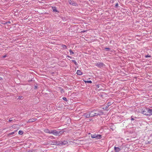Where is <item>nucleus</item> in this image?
Instances as JSON below:
<instances>
[{"mask_svg":"<svg viewBox=\"0 0 152 152\" xmlns=\"http://www.w3.org/2000/svg\"><path fill=\"white\" fill-rule=\"evenodd\" d=\"M91 111H90L88 112L84 113L82 115L84 116L86 118L91 117Z\"/></svg>","mask_w":152,"mask_h":152,"instance_id":"nucleus-1","label":"nucleus"},{"mask_svg":"<svg viewBox=\"0 0 152 152\" xmlns=\"http://www.w3.org/2000/svg\"><path fill=\"white\" fill-rule=\"evenodd\" d=\"M95 65L97 67L101 68L105 66L104 63L102 62H98L95 64Z\"/></svg>","mask_w":152,"mask_h":152,"instance_id":"nucleus-2","label":"nucleus"},{"mask_svg":"<svg viewBox=\"0 0 152 152\" xmlns=\"http://www.w3.org/2000/svg\"><path fill=\"white\" fill-rule=\"evenodd\" d=\"M49 143L52 145H60V143L59 142V141L55 140H53V141H51V142Z\"/></svg>","mask_w":152,"mask_h":152,"instance_id":"nucleus-3","label":"nucleus"},{"mask_svg":"<svg viewBox=\"0 0 152 152\" xmlns=\"http://www.w3.org/2000/svg\"><path fill=\"white\" fill-rule=\"evenodd\" d=\"M68 2L70 4L73 6H77L78 5L77 3L73 1H72L71 0H68Z\"/></svg>","mask_w":152,"mask_h":152,"instance_id":"nucleus-4","label":"nucleus"},{"mask_svg":"<svg viewBox=\"0 0 152 152\" xmlns=\"http://www.w3.org/2000/svg\"><path fill=\"white\" fill-rule=\"evenodd\" d=\"M96 110H93L92 111H91V117H93L96 116L98 115V114L97 113H96V112H95Z\"/></svg>","mask_w":152,"mask_h":152,"instance_id":"nucleus-5","label":"nucleus"},{"mask_svg":"<svg viewBox=\"0 0 152 152\" xmlns=\"http://www.w3.org/2000/svg\"><path fill=\"white\" fill-rule=\"evenodd\" d=\"M146 111L148 114L147 115H152V109L147 108Z\"/></svg>","mask_w":152,"mask_h":152,"instance_id":"nucleus-6","label":"nucleus"},{"mask_svg":"<svg viewBox=\"0 0 152 152\" xmlns=\"http://www.w3.org/2000/svg\"><path fill=\"white\" fill-rule=\"evenodd\" d=\"M114 150L115 152H119V151L121 150V149L118 147H116L115 146L114 148Z\"/></svg>","mask_w":152,"mask_h":152,"instance_id":"nucleus-7","label":"nucleus"},{"mask_svg":"<svg viewBox=\"0 0 152 152\" xmlns=\"http://www.w3.org/2000/svg\"><path fill=\"white\" fill-rule=\"evenodd\" d=\"M59 142L60 143V145H65L66 144L68 143L66 141H65V140L63 142H62L61 141H59Z\"/></svg>","mask_w":152,"mask_h":152,"instance_id":"nucleus-8","label":"nucleus"},{"mask_svg":"<svg viewBox=\"0 0 152 152\" xmlns=\"http://www.w3.org/2000/svg\"><path fill=\"white\" fill-rule=\"evenodd\" d=\"M96 113L98 114V115H102L103 114V113L102 112L99 111L98 110H96Z\"/></svg>","mask_w":152,"mask_h":152,"instance_id":"nucleus-9","label":"nucleus"},{"mask_svg":"<svg viewBox=\"0 0 152 152\" xmlns=\"http://www.w3.org/2000/svg\"><path fill=\"white\" fill-rule=\"evenodd\" d=\"M141 113L142 114H143L144 115H148V114L147 113L146 109L144 110H142Z\"/></svg>","mask_w":152,"mask_h":152,"instance_id":"nucleus-10","label":"nucleus"},{"mask_svg":"<svg viewBox=\"0 0 152 152\" xmlns=\"http://www.w3.org/2000/svg\"><path fill=\"white\" fill-rule=\"evenodd\" d=\"M36 119H35L34 118L30 119L28 120V122L29 123L35 121H36Z\"/></svg>","mask_w":152,"mask_h":152,"instance_id":"nucleus-11","label":"nucleus"},{"mask_svg":"<svg viewBox=\"0 0 152 152\" xmlns=\"http://www.w3.org/2000/svg\"><path fill=\"white\" fill-rule=\"evenodd\" d=\"M77 73L79 75H81L82 74V72L80 70H77Z\"/></svg>","mask_w":152,"mask_h":152,"instance_id":"nucleus-12","label":"nucleus"},{"mask_svg":"<svg viewBox=\"0 0 152 152\" xmlns=\"http://www.w3.org/2000/svg\"><path fill=\"white\" fill-rule=\"evenodd\" d=\"M64 132L62 131L59 132H58L57 134H57V135L60 136Z\"/></svg>","mask_w":152,"mask_h":152,"instance_id":"nucleus-13","label":"nucleus"},{"mask_svg":"<svg viewBox=\"0 0 152 152\" xmlns=\"http://www.w3.org/2000/svg\"><path fill=\"white\" fill-rule=\"evenodd\" d=\"M101 135L100 134H96V138L97 139H100L101 138Z\"/></svg>","mask_w":152,"mask_h":152,"instance_id":"nucleus-14","label":"nucleus"},{"mask_svg":"<svg viewBox=\"0 0 152 152\" xmlns=\"http://www.w3.org/2000/svg\"><path fill=\"white\" fill-rule=\"evenodd\" d=\"M44 131L45 132V133H50V131L49 130V129H45L44 130Z\"/></svg>","mask_w":152,"mask_h":152,"instance_id":"nucleus-15","label":"nucleus"},{"mask_svg":"<svg viewBox=\"0 0 152 152\" xmlns=\"http://www.w3.org/2000/svg\"><path fill=\"white\" fill-rule=\"evenodd\" d=\"M58 131H56V130H54V132L53 134L55 136H57Z\"/></svg>","mask_w":152,"mask_h":152,"instance_id":"nucleus-16","label":"nucleus"},{"mask_svg":"<svg viewBox=\"0 0 152 152\" xmlns=\"http://www.w3.org/2000/svg\"><path fill=\"white\" fill-rule=\"evenodd\" d=\"M17 130H16L13 132H12L9 133L8 134V135L10 136V135L14 134H15V132H17Z\"/></svg>","mask_w":152,"mask_h":152,"instance_id":"nucleus-17","label":"nucleus"},{"mask_svg":"<svg viewBox=\"0 0 152 152\" xmlns=\"http://www.w3.org/2000/svg\"><path fill=\"white\" fill-rule=\"evenodd\" d=\"M52 10L53 12H57L56 8V7H52Z\"/></svg>","mask_w":152,"mask_h":152,"instance_id":"nucleus-18","label":"nucleus"},{"mask_svg":"<svg viewBox=\"0 0 152 152\" xmlns=\"http://www.w3.org/2000/svg\"><path fill=\"white\" fill-rule=\"evenodd\" d=\"M96 134H91V137L92 138H96Z\"/></svg>","mask_w":152,"mask_h":152,"instance_id":"nucleus-19","label":"nucleus"},{"mask_svg":"<svg viewBox=\"0 0 152 152\" xmlns=\"http://www.w3.org/2000/svg\"><path fill=\"white\" fill-rule=\"evenodd\" d=\"M23 132L21 130H20L18 132L19 134L20 135H22V134H23Z\"/></svg>","mask_w":152,"mask_h":152,"instance_id":"nucleus-20","label":"nucleus"},{"mask_svg":"<svg viewBox=\"0 0 152 152\" xmlns=\"http://www.w3.org/2000/svg\"><path fill=\"white\" fill-rule=\"evenodd\" d=\"M85 82L86 83H92V81L91 80L85 81Z\"/></svg>","mask_w":152,"mask_h":152,"instance_id":"nucleus-21","label":"nucleus"},{"mask_svg":"<svg viewBox=\"0 0 152 152\" xmlns=\"http://www.w3.org/2000/svg\"><path fill=\"white\" fill-rule=\"evenodd\" d=\"M69 52L70 53V55H72L74 54V53L72 51L71 49L70 50Z\"/></svg>","mask_w":152,"mask_h":152,"instance_id":"nucleus-22","label":"nucleus"},{"mask_svg":"<svg viewBox=\"0 0 152 152\" xmlns=\"http://www.w3.org/2000/svg\"><path fill=\"white\" fill-rule=\"evenodd\" d=\"M72 61L73 63H74L76 65H77V62L75 60H72Z\"/></svg>","mask_w":152,"mask_h":152,"instance_id":"nucleus-23","label":"nucleus"},{"mask_svg":"<svg viewBox=\"0 0 152 152\" xmlns=\"http://www.w3.org/2000/svg\"><path fill=\"white\" fill-rule=\"evenodd\" d=\"M145 58H147L148 57H151V56L150 55H145Z\"/></svg>","mask_w":152,"mask_h":152,"instance_id":"nucleus-24","label":"nucleus"},{"mask_svg":"<svg viewBox=\"0 0 152 152\" xmlns=\"http://www.w3.org/2000/svg\"><path fill=\"white\" fill-rule=\"evenodd\" d=\"M62 48L64 49H66V46L64 45H62Z\"/></svg>","mask_w":152,"mask_h":152,"instance_id":"nucleus-25","label":"nucleus"},{"mask_svg":"<svg viewBox=\"0 0 152 152\" xmlns=\"http://www.w3.org/2000/svg\"><path fill=\"white\" fill-rule=\"evenodd\" d=\"M107 107H108L109 106H110L111 105V102H108L107 104Z\"/></svg>","mask_w":152,"mask_h":152,"instance_id":"nucleus-26","label":"nucleus"},{"mask_svg":"<svg viewBox=\"0 0 152 152\" xmlns=\"http://www.w3.org/2000/svg\"><path fill=\"white\" fill-rule=\"evenodd\" d=\"M54 132V130H52L51 131H50V133H49V134H53Z\"/></svg>","mask_w":152,"mask_h":152,"instance_id":"nucleus-27","label":"nucleus"},{"mask_svg":"<svg viewBox=\"0 0 152 152\" xmlns=\"http://www.w3.org/2000/svg\"><path fill=\"white\" fill-rule=\"evenodd\" d=\"M13 120L12 119V118H10L9 120L8 121L9 122H11V121H12Z\"/></svg>","mask_w":152,"mask_h":152,"instance_id":"nucleus-28","label":"nucleus"},{"mask_svg":"<svg viewBox=\"0 0 152 152\" xmlns=\"http://www.w3.org/2000/svg\"><path fill=\"white\" fill-rule=\"evenodd\" d=\"M63 99L64 101H67V99L66 97H63Z\"/></svg>","mask_w":152,"mask_h":152,"instance_id":"nucleus-29","label":"nucleus"},{"mask_svg":"<svg viewBox=\"0 0 152 152\" xmlns=\"http://www.w3.org/2000/svg\"><path fill=\"white\" fill-rule=\"evenodd\" d=\"M37 87H38V86L37 84L35 85V86H34V87H35L34 89H36L37 88Z\"/></svg>","mask_w":152,"mask_h":152,"instance_id":"nucleus-30","label":"nucleus"},{"mask_svg":"<svg viewBox=\"0 0 152 152\" xmlns=\"http://www.w3.org/2000/svg\"><path fill=\"white\" fill-rule=\"evenodd\" d=\"M49 138H50L55 139V137H54L53 136H50L49 137Z\"/></svg>","mask_w":152,"mask_h":152,"instance_id":"nucleus-31","label":"nucleus"},{"mask_svg":"<svg viewBox=\"0 0 152 152\" xmlns=\"http://www.w3.org/2000/svg\"><path fill=\"white\" fill-rule=\"evenodd\" d=\"M22 97V96H19L18 97V99H21Z\"/></svg>","mask_w":152,"mask_h":152,"instance_id":"nucleus-32","label":"nucleus"},{"mask_svg":"<svg viewBox=\"0 0 152 152\" xmlns=\"http://www.w3.org/2000/svg\"><path fill=\"white\" fill-rule=\"evenodd\" d=\"M105 49L107 50V51H108L109 50H110V49L108 48H105Z\"/></svg>","mask_w":152,"mask_h":152,"instance_id":"nucleus-33","label":"nucleus"},{"mask_svg":"<svg viewBox=\"0 0 152 152\" xmlns=\"http://www.w3.org/2000/svg\"><path fill=\"white\" fill-rule=\"evenodd\" d=\"M67 57H68V58H72V57H71L70 56H67Z\"/></svg>","mask_w":152,"mask_h":152,"instance_id":"nucleus-34","label":"nucleus"},{"mask_svg":"<svg viewBox=\"0 0 152 152\" xmlns=\"http://www.w3.org/2000/svg\"><path fill=\"white\" fill-rule=\"evenodd\" d=\"M146 143L150 144V142L147 141L146 142Z\"/></svg>","mask_w":152,"mask_h":152,"instance_id":"nucleus-35","label":"nucleus"},{"mask_svg":"<svg viewBox=\"0 0 152 152\" xmlns=\"http://www.w3.org/2000/svg\"><path fill=\"white\" fill-rule=\"evenodd\" d=\"M118 6V3H117L115 4V6L117 7Z\"/></svg>","mask_w":152,"mask_h":152,"instance_id":"nucleus-36","label":"nucleus"},{"mask_svg":"<svg viewBox=\"0 0 152 152\" xmlns=\"http://www.w3.org/2000/svg\"><path fill=\"white\" fill-rule=\"evenodd\" d=\"M6 56H7L6 55H4V56H3V58H5V57H6Z\"/></svg>","mask_w":152,"mask_h":152,"instance_id":"nucleus-37","label":"nucleus"},{"mask_svg":"<svg viewBox=\"0 0 152 152\" xmlns=\"http://www.w3.org/2000/svg\"><path fill=\"white\" fill-rule=\"evenodd\" d=\"M134 120V119L133 118H132L131 119V120Z\"/></svg>","mask_w":152,"mask_h":152,"instance_id":"nucleus-38","label":"nucleus"},{"mask_svg":"<svg viewBox=\"0 0 152 152\" xmlns=\"http://www.w3.org/2000/svg\"><path fill=\"white\" fill-rule=\"evenodd\" d=\"M2 78L1 77H0V80H2Z\"/></svg>","mask_w":152,"mask_h":152,"instance_id":"nucleus-39","label":"nucleus"}]
</instances>
